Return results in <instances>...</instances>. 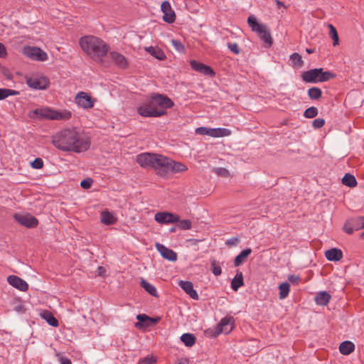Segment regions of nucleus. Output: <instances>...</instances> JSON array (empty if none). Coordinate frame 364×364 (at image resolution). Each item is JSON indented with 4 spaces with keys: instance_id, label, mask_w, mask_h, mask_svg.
<instances>
[{
    "instance_id": "nucleus-1",
    "label": "nucleus",
    "mask_w": 364,
    "mask_h": 364,
    "mask_svg": "<svg viewBox=\"0 0 364 364\" xmlns=\"http://www.w3.org/2000/svg\"><path fill=\"white\" fill-rule=\"evenodd\" d=\"M136 161L141 167L152 168L157 176L162 178H166L170 173H183L188 170L184 164L159 154L142 153L136 156Z\"/></svg>"
},
{
    "instance_id": "nucleus-2",
    "label": "nucleus",
    "mask_w": 364,
    "mask_h": 364,
    "mask_svg": "<svg viewBox=\"0 0 364 364\" xmlns=\"http://www.w3.org/2000/svg\"><path fill=\"white\" fill-rule=\"evenodd\" d=\"M52 144L63 151L80 153L89 149L90 139L80 127H70L53 135Z\"/></svg>"
},
{
    "instance_id": "nucleus-3",
    "label": "nucleus",
    "mask_w": 364,
    "mask_h": 364,
    "mask_svg": "<svg viewBox=\"0 0 364 364\" xmlns=\"http://www.w3.org/2000/svg\"><path fill=\"white\" fill-rule=\"evenodd\" d=\"M173 101L168 97L154 94L137 108L138 114L144 117H156L164 115L166 109L173 106Z\"/></svg>"
},
{
    "instance_id": "nucleus-4",
    "label": "nucleus",
    "mask_w": 364,
    "mask_h": 364,
    "mask_svg": "<svg viewBox=\"0 0 364 364\" xmlns=\"http://www.w3.org/2000/svg\"><path fill=\"white\" fill-rule=\"evenodd\" d=\"M79 43L82 50L93 58H102L109 50V46L102 39L94 36L80 38Z\"/></svg>"
},
{
    "instance_id": "nucleus-5",
    "label": "nucleus",
    "mask_w": 364,
    "mask_h": 364,
    "mask_svg": "<svg viewBox=\"0 0 364 364\" xmlns=\"http://www.w3.org/2000/svg\"><path fill=\"white\" fill-rule=\"evenodd\" d=\"M33 113L41 118L50 120L68 121L73 117V113L66 109H54L50 107L38 108L33 110Z\"/></svg>"
},
{
    "instance_id": "nucleus-6",
    "label": "nucleus",
    "mask_w": 364,
    "mask_h": 364,
    "mask_svg": "<svg viewBox=\"0 0 364 364\" xmlns=\"http://www.w3.org/2000/svg\"><path fill=\"white\" fill-rule=\"evenodd\" d=\"M335 75L329 71H323L322 68H315L304 72L302 80L306 82L317 83L326 82L333 78Z\"/></svg>"
},
{
    "instance_id": "nucleus-7",
    "label": "nucleus",
    "mask_w": 364,
    "mask_h": 364,
    "mask_svg": "<svg viewBox=\"0 0 364 364\" xmlns=\"http://www.w3.org/2000/svg\"><path fill=\"white\" fill-rule=\"evenodd\" d=\"M247 23L252 30L258 33L260 39L267 43V47H270L272 44V38L267 26L259 23L253 16H250L247 18Z\"/></svg>"
},
{
    "instance_id": "nucleus-8",
    "label": "nucleus",
    "mask_w": 364,
    "mask_h": 364,
    "mask_svg": "<svg viewBox=\"0 0 364 364\" xmlns=\"http://www.w3.org/2000/svg\"><path fill=\"white\" fill-rule=\"evenodd\" d=\"M27 85L35 90H46L50 85L49 79L41 74H32L26 77Z\"/></svg>"
},
{
    "instance_id": "nucleus-9",
    "label": "nucleus",
    "mask_w": 364,
    "mask_h": 364,
    "mask_svg": "<svg viewBox=\"0 0 364 364\" xmlns=\"http://www.w3.org/2000/svg\"><path fill=\"white\" fill-rule=\"evenodd\" d=\"M195 132L199 135H208L214 138L228 136L232 133L231 130L226 128H208L203 127L196 129Z\"/></svg>"
},
{
    "instance_id": "nucleus-10",
    "label": "nucleus",
    "mask_w": 364,
    "mask_h": 364,
    "mask_svg": "<svg viewBox=\"0 0 364 364\" xmlns=\"http://www.w3.org/2000/svg\"><path fill=\"white\" fill-rule=\"evenodd\" d=\"M361 229H364V216L347 220L343 228V231L348 235ZM361 237H364V232L362 233Z\"/></svg>"
},
{
    "instance_id": "nucleus-11",
    "label": "nucleus",
    "mask_w": 364,
    "mask_h": 364,
    "mask_svg": "<svg viewBox=\"0 0 364 364\" xmlns=\"http://www.w3.org/2000/svg\"><path fill=\"white\" fill-rule=\"evenodd\" d=\"M22 53L33 60L46 61L48 59L47 53L38 47L25 46Z\"/></svg>"
},
{
    "instance_id": "nucleus-12",
    "label": "nucleus",
    "mask_w": 364,
    "mask_h": 364,
    "mask_svg": "<svg viewBox=\"0 0 364 364\" xmlns=\"http://www.w3.org/2000/svg\"><path fill=\"white\" fill-rule=\"evenodd\" d=\"M74 102L79 107L84 109H90L94 107L96 100L87 92L82 91L75 95Z\"/></svg>"
},
{
    "instance_id": "nucleus-13",
    "label": "nucleus",
    "mask_w": 364,
    "mask_h": 364,
    "mask_svg": "<svg viewBox=\"0 0 364 364\" xmlns=\"http://www.w3.org/2000/svg\"><path fill=\"white\" fill-rule=\"evenodd\" d=\"M235 320L232 316H225L223 318L215 329L214 336H218L220 333H229L233 328Z\"/></svg>"
},
{
    "instance_id": "nucleus-14",
    "label": "nucleus",
    "mask_w": 364,
    "mask_h": 364,
    "mask_svg": "<svg viewBox=\"0 0 364 364\" xmlns=\"http://www.w3.org/2000/svg\"><path fill=\"white\" fill-rule=\"evenodd\" d=\"M154 220L159 224L167 225L179 221V216L169 212H158L154 215Z\"/></svg>"
},
{
    "instance_id": "nucleus-15",
    "label": "nucleus",
    "mask_w": 364,
    "mask_h": 364,
    "mask_svg": "<svg viewBox=\"0 0 364 364\" xmlns=\"http://www.w3.org/2000/svg\"><path fill=\"white\" fill-rule=\"evenodd\" d=\"M15 220L21 225L28 228H34L37 226L38 221V220L30 214H15Z\"/></svg>"
},
{
    "instance_id": "nucleus-16",
    "label": "nucleus",
    "mask_w": 364,
    "mask_h": 364,
    "mask_svg": "<svg viewBox=\"0 0 364 364\" xmlns=\"http://www.w3.org/2000/svg\"><path fill=\"white\" fill-rule=\"evenodd\" d=\"M161 11L164 14L163 20L168 23H173L176 19V15L168 1H164L161 5Z\"/></svg>"
},
{
    "instance_id": "nucleus-17",
    "label": "nucleus",
    "mask_w": 364,
    "mask_h": 364,
    "mask_svg": "<svg viewBox=\"0 0 364 364\" xmlns=\"http://www.w3.org/2000/svg\"><path fill=\"white\" fill-rule=\"evenodd\" d=\"M155 246L156 250L164 259L171 262L177 260V254L171 249H169L160 243H156Z\"/></svg>"
},
{
    "instance_id": "nucleus-18",
    "label": "nucleus",
    "mask_w": 364,
    "mask_h": 364,
    "mask_svg": "<svg viewBox=\"0 0 364 364\" xmlns=\"http://www.w3.org/2000/svg\"><path fill=\"white\" fill-rule=\"evenodd\" d=\"M7 282L10 285L21 291H26L28 289L27 282L16 275L9 276Z\"/></svg>"
},
{
    "instance_id": "nucleus-19",
    "label": "nucleus",
    "mask_w": 364,
    "mask_h": 364,
    "mask_svg": "<svg viewBox=\"0 0 364 364\" xmlns=\"http://www.w3.org/2000/svg\"><path fill=\"white\" fill-rule=\"evenodd\" d=\"M190 65L191 66V68L196 71H198L202 74H204L205 75H214L215 73L211 69V68L208 65H206L202 63H200L197 60H191L190 62Z\"/></svg>"
},
{
    "instance_id": "nucleus-20",
    "label": "nucleus",
    "mask_w": 364,
    "mask_h": 364,
    "mask_svg": "<svg viewBox=\"0 0 364 364\" xmlns=\"http://www.w3.org/2000/svg\"><path fill=\"white\" fill-rule=\"evenodd\" d=\"M179 287L193 299H198V294L197 291L193 289L192 282L188 281H180L178 282Z\"/></svg>"
},
{
    "instance_id": "nucleus-21",
    "label": "nucleus",
    "mask_w": 364,
    "mask_h": 364,
    "mask_svg": "<svg viewBox=\"0 0 364 364\" xmlns=\"http://www.w3.org/2000/svg\"><path fill=\"white\" fill-rule=\"evenodd\" d=\"M326 259L329 261L338 262L343 257V252L337 248H331L325 252Z\"/></svg>"
},
{
    "instance_id": "nucleus-22",
    "label": "nucleus",
    "mask_w": 364,
    "mask_h": 364,
    "mask_svg": "<svg viewBox=\"0 0 364 364\" xmlns=\"http://www.w3.org/2000/svg\"><path fill=\"white\" fill-rule=\"evenodd\" d=\"M112 60L120 68H126L127 65V60L126 58L121 53L113 51L110 53Z\"/></svg>"
},
{
    "instance_id": "nucleus-23",
    "label": "nucleus",
    "mask_w": 364,
    "mask_h": 364,
    "mask_svg": "<svg viewBox=\"0 0 364 364\" xmlns=\"http://www.w3.org/2000/svg\"><path fill=\"white\" fill-rule=\"evenodd\" d=\"M144 49L147 53L158 60H164L166 58L164 52L158 47L149 46L146 47Z\"/></svg>"
},
{
    "instance_id": "nucleus-24",
    "label": "nucleus",
    "mask_w": 364,
    "mask_h": 364,
    "mask_svg": "<svg viewBox=\"0 0 364 364\" xmlns=\"http://www.w3.org/2000/svg\"><path fill=\"white\" fill-rule=\"evenodd\" d=\"M101 222L107 225H113L117 222V218L114 214L108 210H105L101 213L100 215Z\"/></svg>"
},
{
    "instance_id": "nucleus-25",
    "label": "nucleus",
    "mask_w": 364,
    "mask_h": 364,
    "mask_svg": "<svg viewBox=\"0 0 364 364\" xmlns=\"http://www.w3.org/2000/svg\"><path fill=\"white\" fill-rule=\"evenodd\" d=\"M355 350V345L351 341H343L340 344L339 350L343 355H349Z\"/></svg>"
},
{
    "instance_id": "nucleus-26",
    "label": "nucleus",
    "mask_w": 364,
    "mask_h": 364,
    "mask_svg": "<svg viewBox=\"0 0 364 364\" xmlns=\"http://www.w3.org/2000/svg\"><path fill=\"white\" fill-rule=\"evenodd\" d=\"M252 250L250 248H247L242 250L235 259L234 264L235 267H238L241 265L247 257L251 254Z\"/></svg>"
},
{
    "instance_id": "nucleus-27",
    "label": "nucleus",
    "mask_w": 364,
    "mask_h": 364,
    "mask_svg": "<svg viewBox=\"0 0 364 364\" xmlns=\"http://www.w3.org/2000/svg\"><path fill=\"white\" fill-rule=\"evenodd\" d=\"M331 299V295L326 291H321L317 294L315 301L317 304L321 306L326 305Z\"/></svg>"
},
{
    "instance_id": "nucleus-28",
    "label": "nucleus",
    "mask_w": 364,
    "mask_h": 364,
    "mask_svg": "<svg viewBox=\"0 0 364 364\" xmlns=\"http://www.w3.org/2000/svg\"><path fill=\"white\" fill-rule=\"evenodd\" d=\"M244 285L243 276L242 272H237L231 282V287L234 291H237L240 287Z\"/></svg>"
},
{
    "instance_id": "nucleus-29",
    "label": "nucleus",
    "mask_w": 364,
    "mask_h": 364,
    "mask_svg": "<svg viewBox=\"0 0 364 364\" xmlns=\"http://www.w3.org/2000/svg\"><path fill=\"white\" fill-rule=\"evenodd\" d=\"M141 286L146 291H147L151 296L155 297L158 296V292L156 287L153 284L147 282L143 278L141 279Z\"/></svg>"
},
{
    "instance_id": "nucleus-30",
    "label": "nucleus",
    "mask_w": 364,
    "mask_h": 364,
    "mask_svg": "<svg viewBox=\"0 0 364 364\" xmlns=\"http://www.w3.org/2000/svg\"><path fill=\"white\" fill-rule=\"evenodd\" d=\"M41 316L50 326L53 327H57L58 326V321L53 316V315L50 311H44L41 314Z\"/></svg>"
},
{
    "instance_id": "nucleus-31",
    "label": "nucleus",
    "mask_w": 364,
    "mask_h": 364,
    "mask_svg": "<svg viewBox=\"0 0 364 364\" xmlns=\"http://www.w3.org/2000/svg\"><path fill=\"white\" fill-rule=\"evenodd\" d=\"M181 341L188 347H191L196 343V337L191 333H183L181 336Z\"/></svg>"
},
{
    "instance_id": "nucleus-32",
    "label": "nucleus",
    "mask_w": 364,
    "mask_h": 364,
    "mask_svg": "<svg viewBox=\"0 0 364 364\" xmlns=\"http://www.w3.org/2000/svg\"><path fill=\"white\" fill-rule=\"evenodd\" d=\"M342 183L345 186H347L350 188H353V187L356 186V185H357V181H356L355 178L350 173L345 174V176H343V178L342 179Z\"/></svg>"
},
{
    "instance_id": "nucleus-33",
    "label": "nucleus",
    "mask_w": 364,
    "mask_h": 364,
    "mask_svg": "<svg viewBox=\"0 0 364 364\" xmlns=\"http://www.w3.org/2000/svg\"><path fill=\"white\" fill-rule=\"evenodd\" d=\"M279 299H284L287 297L290 291V286L287 282H283L279 286Z\"/></svg>"
},
{
    "instance_id": "nucleus-34",
    "label": "nucleus",
    "mask_w": 364,
    "mask_h": 364,
    "mask_svg": "<svg viewBox=\"0 0 364 364\" xmlns=\"http://www.w3.org/2000/svg\"><path fill=\"white\" fill-rule=\"evenodd\" d=\"M19 94V92L14 90L7 88H0V100H3L9 96H16Z\"/></svg>"
},
{
    "instance_id": "nucleus-35",
    "label": "nucleus",
    "mask_w": 364,
    "mask_h": 364,
    "mask_svg": "<svg viewBox=\"0 0 364 364\" xmlns=\"http://www.w3.org/2000/svg\"><path fill=\"white\" fill-rule=\"evenodd\" d=\"M290 60L293 67L301 68L303 65V60L301 56L297 53H294L290 56Z\"/></svg>"
},
{
    "instance_id": "nucleus-36",
    "label": "nucleus",
    "mask_w": 364,
    "mask_h": 364,
    "mask_svg": "<svg viewBox=\"0 0 364 364\" xmlns=\"http://www.w3.org/2000/svg\"><path fill=\"white\" fill-rule=\"evenodd\" d=\"M328 28H329V36L333 39V45L334 46L338 45L339 38L336 28L332 24H328Z\"/></svg>"
},
{
    "instance_id": "nucleus-37",
    "label": "nucleus",
    "mask_w": 364,
    "mask_h": 364,
    "mask_svg": "<svg viewBox=\"0 0 364 364\" xmlns=\"http://www.w3.org/2000/svg\"><path fill=\"white\" fill-rule=\"evenodd\" d=\"M322 92L318 87H311L308 90V95L311 100H318L321 97Z\"/></svg>"
},
{
    "instance_id": "nucleus-38",
    "label": "nucleus",
    "mask_w": 364,
    "mask_h": 364,
    "mask_svg": "<svg viewBox=\"0 0 364 364\" xmlns=\"http://www.w3.org/2000/svg\"><path fill=\"white\" fill-rule=\"evenodd\" d=\"M157 362L156 357L151 355L141 358L137 364H155Z\"/></svg>"
},
{
    "instance_id": "nucleus-39",
    "label": "nucleus",
    "mask_w": 364,
    "mask_h": 364,
    "mask_svg": "<svg viewBox=\"0 0 364 364\" xmlns=\"http://www.w3.org/2000/svg\"><path fill=\"white\" fill-rule=\"evenodd\" d=\"M178 227L184 230H191L192 228V223L190 220H182L178 221Z\"/></svg>"
},
{
    "instance_id": "nucleus-40",
    "label": "nucleus",
    "mask_w": 364,
    "mask_h": 364,
    "mask_svg": "<svg viewBox=\"0 0 364 364\" xmlns=\"http://www.w3.org/2000/svg\"><path fill=\"white\" fill-rule=\"evenodd\" d=\"M318 114V109L314 107H311L306 109L304 113L306 118H313Z\"/></svg>"
},
{
    "instance_id": "nucleus-41",
    "label": "nucleus",
    "mask_w": 364,
    "mask_h": 364,
    "mask_svg": "<svg viewBox=\"0 0 364 364\" xmlns=\"http://www.w3.org/2000/svg\"><path fill=\"white\" fill-rule=\"evenodd\" d=\"M30 165L33 168L41 169L43 166V161L41 158H36L30 162Z\"/></svg>"
},
{
    "instance_id": "nucleus-42",
    "label": "nucleus",
    "mask_w": 364,
    "mask_h": 364,
    "mask_svg": "<svg viewBox=\"0 0 364 364\" xmlns=\"http://www.w3.org/2000/svg\"><path fill=\"white\" fill-rule=\"evenodd\" d=\"M213 172L218 176L225 178L228 177L230 174L228 170L225 168H215L213 169Z\"/></svg>"
},
{
    "instance_id": "nucleus-43",
    "label": "nucleus",
    "mask_w": 364,
    "mask_h": 364,
    "mask_svg": "<svg viewBox=\"0 0 364 364\" xmlns=\"http://www.w3.org/2000/svg\"><path fill=\"white\" fill-rule=\"evenodd\" d=\"M171 44L177 51H178V52H184L185 51V47L181 43V41H179L178 40L173 39V40H171Z\"/></svg>"
},
{
    "instance_id": "nucleus-44",
    "label": "nucleus",
    "mask_w": 364,
    "mask_h": 364,
    "mask_svg": "<svg viewBox=\"0 0 364 364\" xmlns=\"http://www.w3.org/2000/svg\"><path fill=\"white\" fill-rule=\"evenodd\" d=\"M212 272L215 276H219L222 273V269L220 266L216 264L215 261L211 262Z\"/></svg>"
},
{
    "instance_id": "nucleus-45",
    "label": "nucleus",
    "mask_w": 364,
    "mask_h": 364,
    "mask_svg": "<svg viewBox=\"0 0 364 364\" xmlns=\"http://www.w3.org/2000/svg\"><path fill=\"white\" fill-rule=\"evenodd\" d=\"M324 124L325 120L321 118H318L313 121V127L316 129L321 128Z\"/></svg>"
},
{
    "instance_id": "nucleus-46",
    "label": "nucleus",
    "mask_w": 364,
    "mask_h": 364,
    "mask_svg": "<svg viewBox=\"0 0 364 364\" xmlns=\"http://www.w3.org/2000/svg\"><path fill=\"white\" fill-rule=\"evenodd\" d=\"M228 48L235 54H238L240 53V48L238 47V45L235 43H229Z\"/></svg>"
},
{
    "instance_id": "nucleus-47",
    "label": "nucleus",
    "mask_w": 364,
    "mask_h": 364,
    "mask_svg": "<svg viewBox=\"0 0 364 364\" xmlns=\"http://www.w3.org/2000/svg\"><path fill=\"white\" fill-rule=\"evenodd\" d=\"M92 180L90 179H85L81 181L80 185L83 188H89L92 186Z\"/></svg>"
},
{
    "instance_id": "nucleus-48",
    "label": "nucleus",
    "mask_w": 364,
    "mask_h": 364,
    "mask_svg": "<svg viewBox=\"0 0 364 364\" xmlns=\"http://www.w3.org/2000/svg\"><path fill=\"white\" fill-rule=\"evenodd\" d=\"M136 318L141 323H144V322H146L147 321H151V318H149V316H147L145 314H139V315H137Z\"/></svg>"
},
{
    "instance_id": "nucleus-49",
    "label": "nucleus",
    "mask_w": 364,
    "mask_h": 364,
    "mask_svg": "<svg viewBox=\"0 0 364 364\" xmlns=\"http://www.w3.org/2000/svg\"><path fill=\"white\" fill-rule=\"evenodd\" d=\"M288 280L291 282L292 284H297L299 280H300V278L299 276H296V275H289L288 277Z\"/></svg>"
},
{
    "instance_id": "nucleus-50",
    "label": "nucleus",
    "mask_w": 364,
    "mask_h": 364,
    "mask_svg": "<svg viewBox=\"0 0 364 364\" xmlns=\"http://www.w3.org/2000/svg\"><path fill=\"white\" fill-rule=\"evenodd\" d=\"M60 364H72L70 360L66 357L60 356L59 358Z\"/></svg>"
},
{
    "instance_id": "nucleus-51",
    "label": "nucleus",
    "mask_w": 364,
    "mask_h": 364,
    "mask_svg": "<svg viewBox=\"0 0 364 364\" xmlns=\"http://www.w3.org/2000/svg\"><path fill=\"white\" fill-rule=\"evenodd\" d=\"M106 272V269L103 267H99L97 270V274L99 276L104 277L105 274Z\"/></svg>"
},
{
    "instance_id": "nucleus-52",
    "label": "nucleus",
    "mask_w": 364,
    "mask_h": 364,
    "mask_svg": "<svg viewBox=\"0 0 364 364\" xmlns=\"http://www.w3.org/2000/svg\"><path fill=\"white\" fill-rule=\"evenodd\" d=\"M6 54V50L5 46L0 43V58L5 56Z\"/></svg>"
},
{
    "instance_id": "nucleus-53",
    "label": "nucleus",
    "mask_w": 364,
    "mask_h": 364,
    "mask_svg": "<svg viewBox=\"0 0 364 364\" xmlns=\"http://www.w3.org/2000/svg\"><path fill=\"white\" fill-rule=\"evenodd\" d=\"M275 2L277 4V8L279 9L280 7L283 6L284 9H286V6L284 4L279 0H275Z\"/></svg>"
},
{
    "instance_id": "nucleus-54",
    "label": "nucleus",
    "mask_w": 364,
    "mask_h": 364,
    "mask_svg": "<svg viewBox=\"0 0 364 364\" xmlns=\"http://www.w3.org/2000/svg\"><path fill=\"white\" fill-rule=\"evenodd\" d=\"M176 364H188V362L186 359H181L178 361Z\"/></svg>"
},
{
    "instance_id": "nucleus-55",
    "label": "nucleus",
    "mask_w": 364,
    "mask_h": 364,
    "mask_svg": "<svg viewBox=\"0 0 364 364\" xmlns=\"http://www.w3.org/2000/svg\"><path fill=\"white\" fill-rule=\"evenodd\" d=\"M170 231H171V232H175V231H176V229H175L174 228H172L170 230Z\"/></svg>"
},
{
    "instance_id": "nucleus-56",
    "label": "nucleus",
    "mask_w": 364,
    "mask_h": 364,
    "mask_svg": "<svg viewBox=\"0 0 364 364\" xmlns=\"http://www.w3.org/2000/svg\"><path fill=\"white\" fill-rule=\"evenodd\" d=\"M306 52L309 53H312V51L310 49H306Z\"/></svg>"
}]
</instances>
